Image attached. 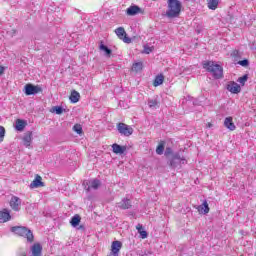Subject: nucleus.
Returning a JSON list of instances; mask_svg holds the SVG:
<instances>
[{
  "instance_id": "f257e3e1",
  "label": "nucleus",
  "mask_w": 256,
  "mask_h": 256,
  "mask_svg": "<svg viewBox=\"0 0 256 256\" xmlns=\"http://www.w3.org/2000/svg\"><path fill=\"white\" fill-rule=\"evenodd\" d=\"M203 69L211 73L215 79H223V66L215 64L214 61H205L202 64Z\"/></svg>"
},
{
  "instance_id": "f03ea898",
  "label": "nucleus",
  "mask_w": 256,
  "mask_h": 256,
  "mask_svg": "<svg viewBox=\"0 0 256 256\" xmlns=\"http://www.w3.org/2000/svg\"><path fill=\"white\" fill-rule=\"evenodd\" d=\"M168 10L166 11V17L168 19H175L181 15V1L179 0H167Z\"/></svg>"
},
{
  "instance_id": "7ed1b4c3",
  "label": "nucleus",
  "mask_w": 256,
  "mask_h": 256,
  "mask_svg": "<svg viewBox=\"0 0 256 256\" xmlns=\"http://www.w3.org/2000/svg\"><path fill=\"white\" fill-rule=\"evenodd\" d=\"M11 232L15 233V235H19V237H25L28 243H33L35 239V236H33V232L25 226H13L11 228Z\"/></svg>"
},
{
  "instance_id": "20e7f679",
  "label": "nucleus",
  "mask_w": 256,
  "mask_h": 256,
  "mask_svg": "<svg viewBox=\"0 0 256 256\" xmlns=\"http://www.w3.org/2000/svg\"><path fill=\"white\" fill-rule=\"evenodd\" d=\"M185 163H187V160L185 158H182L179 152H175L174 154H172V157L169 160V166L172 169H177L179 165H185Z\"/></svg>"
},
{
  "instance_id": "39448f33",
  "label": "nucleus",
  "mask_w": 256,
  "mask_h": 256,
  "mask_svg": "<svg viewBox=\"0 0 256 256\" xmlns=\"http://www.w3.org/2000/svg\"><path fill=\"white\" fill-rule=\"evenodd\" d=\"M116 128L118 133H120V135H123L124 137H131V135H133V127L123 122L118 123Z\"/></svg>"
},
{
  "instance_id": "423d86ee",
  "label": "nucleus",
  "mask_w": 256,
  "mask_h": 256,
  "mask_svg": "<svg viewBox=\"0 0 256 256\" xmlns=\"http://www.w3.org/2000/svg\"><path fill=\"white\" fill-rule=\"evenodd\" d=\"M43 91V88L39 85H33L31 83L26 84L24 86V93L25 95H37V93H41Z\"/></svg>"
},
{
  "instance_id": "0eeeda50",
  "label": "nucleus",
  "mask_w": 256,
  "mask_h": 256,
  "mask_svg": "<svg viewBox=\"0 0 256 256\" xmlns=\"http://www.w3.org/2000/svg\"><path fill=\"white\" fill-rule=\"evenodd\" d=\"M21 203H23L21 198H19L17 196H12L10 199L9 205H10L12 211L19 212V211H21Z\"/></svg>"
},
{
  "instance_id": "6e6552de",
  "label": "nucleus",
  "mask_w": 256,
  "mask_h": 256,
  "mask_svg": "<svg viewBox=\"0 0 256 256\" xmlns=\"http://www.w3.org/2000/svg\"><path fill=\"white\" fill-rule=\"evenodd\" d=\"M115 33L117 37H119L124 43H131V38L127 36V32H125V28L123 27H118L115 30Z\"/></svg>"
},
{
  "instance_id": "1a4fd4ad",
  "label": "nucleus",
  "mask_w": 256,
  "mask_h": 256,
  "mask_svg": "<svg viewBox=\"0 0 256 256\" xmlns=\"http://www.w3.org/2000/svg\"><path fill=\"white\" fill-rule=\"evenodd\" d=\"M122 247L123 243H121V241H113L109 256H119V251H121Z\"/></svg>"
},
{
  "instance_id": "9d476101",
  "label": "nucleus",
  "mask_w": 256,
  "mask_h": 256,
  "mask_svg": "<svg viewBox=\"0 0 256 256\" xmlns=\"http://www.w3.org/2000/svg\"><path fill=\"white\" fill-rule=\"evenodd\" d=\"M99 187H101V181H99V179H94L86 182V186L84 187V189L85 191L89 192L91 191V189H94L96 191V189H99Z\"/></svg>"
},
{
  "instance_id": "9b49d317",
  "label": "nucleus",
  "mask_w": 256,
  "mask_h": 256,
  "mask_svg": "<svg viewBox=\"0 0 256 256\" xmlns=\"http://www.w3.org/2000/svg\"><path fill=\"white\" fill-rule=\"evenodd\" d=\"M226 89L234 95L241 93V86L237 84L235 81H231L229 84H227Z\"/></svg>"
},
{
  "instance_id": "f8f14e48",
  "label": "nucleus",
  "mask_w": 256,
  "mask_h": 256,
  "mask_svg": "<svg viewBox=\"0 0 256 256\" xmlns=\"http://www.w3.org/2000/svg\"><path fill=\"white\" fill-rule=\"evenodd\" d=\"M30 251L32 253L30 256H43V246L40 243H34Z\"/></svg>"
},
{
  "instance_id": "ddd939ff",
  "label": "nucleus",
  "mask_w": 256,
  "mask_h": 256,
  "mask_svg": "<svg viewBox=\"0 0 256 256\" xmlns=\"http://www.w3.org/2000/svg\"><path fill=\"white\" fill-rule=\"evenodd\" d=\"M39 187H45V183L41 176L36 175L35 179L30 183V189H39Z\"/></svg>"
},
{
  "instance_id": "4468645a",
  "label": "nucleus",
  "mask_w": 256,
  "mask_h": 256,
  "mask_svg": "<svg viewBox=\"0 0 256 256\" xmlns=\"http://www.w3.org/2000/svg\"><path fill=\"white\" fill-rule=\"evenodd\" d=\"M22 141H23L24 147H31V143L33 141V132L31 131L26 132L22 138Z\"/></svg>"
},
{
  "instance_id": "2eb2a0df",
  "label": "nucleus",
  "mask_w": 256,
  "mask_h": 256,
  "mask_svg": "<svg viewBox=\"0 0 256 256\" xmlns=\"http://www.w3.org/2000/svg\"><path fill=\"white\" fill-rule=\"evenodd\" d=\"M112 151L116 155H123V153H125V151H127V146H121V145H119L117 143H114L112 145Z\"/></svg>"
},
{
  "instance_id": "dca6fc26",
  "label": "nucleus",
  "mask_w": 256,
  "mask_h": 256,
  "mask_svg": "<svg viewBox=\"0 0 256 256\" xmlns=\"http://www.w3.org/2000/svg\"><path fill=\"white\" fill-rule=\"evenodd\" d=\"M224 127H226V129H229V131H235V129H237V127L235 126V123H233V117L225 118Z\"/></svg>"
},
{
  "instance_id": "f3484780",
  "label": "nucleus",
  "mask_w": 256,
  "mask_h": 256,
  "mask_svg": "<svg viewBox=\"0 0 256 256\" xmlns=\"http://www.w3.org/2000/svg\"><path fill=\"white\" fill-rule=\"evenodd\" d=\"M118 207L119 209H131V207H133V204L131 203V200H129V198H124L122 199L121 202L118 203Z\"/></svg>"
},
{
  "instance_id": "a211bd4d",
  "label": "nucleus",
  "mask_w": 256,
  "mask_h": 256,
  "mask_svg": "<svg viewBox=\"0 0 256 256\" xmlns=\"http://www.w3.org/2000/svg\"><path fill=\"white\" fill-rule=\"evenodd\" d=\"M198 213H201L202 215H207L209 213L210 208H209V203H207V200H204L202 205L197 207Z\"/></svg>"
},
{
  "instance_id": "6ab92c4d",
  "label": "nucleus",
  "mask_w": 256,
  "mask_h": 256,
  "mask_svg": "<svg viewBox=\"0 0 256 256\" xmlns=\"http://www.w3.org/2000/svg\"><path fill=\"white\" fill-rule=\"evenodd\" d=\"M127 15L134 16L141 13V8L137 5H132L126 10Z\"/></svg>"
},
{
  "instance_id": "aec40b11",
  "label": "nucleus",
  "mask_w": 256,
  "mask_h": 256,
  "mask_svg": "<svg viewBox=\"0 0 256 256\" xmlns=\"http://www.w3.org/2000/svg\"><path fill=\"white\" fill-rule=\"evenodd\" d=\"M11 219V213L9 210L4 209L0 211V221H3V223H7V221H10Z\"/></svg>"
},
{
  "instance_id": "412c9836",
  "label": "nucleus",
  "mask_w": 256,
  "mask_h": 256,
  "mask_svg": "<svg viewBox=\"0 0 256 256\" xmlns=\"http://www.w3.org/2000/svg\"><path fill=\"white\" fill-rule=\"evenodd\" d=\"M69 99H70L71 103H79V99H81V95L76 90H73L71 92Z\"/></svg>"
},
{
  "instance_id": "4be33fe9",
  "label": "nucleus",
  "mask_w": 256,
  "mask_h": 256,
  "mask_svg": "<svg viewBox=\"0 0 256 256\" xmlns=\"http://www.w3.org/2000/svg\"><path fill=\"white\" fill-rule=\"evenodd\" d=\"M15 127H16V131H23V129H25V127H27V121L17 119Z\"/></svg>"
},
{
  "instance_id": "5701e85b",
  "label": "nucleus",
  "mask_w": 256,
  "mask_h": 256,
  "mask_svg": "<svg viewBox=\"0 0 256 256\" xmlns=\"http://www.w3.org/2000/svg\"><path fill=\"white\" fill-rule=\"evenodd\" d=\"M163 81H165V76H163V74L157 75L153 82L154 87H159V85H163Z\"/></svg>"
},
{
  "instance_id": "b1692460",
  "label": "nucleus",
  "mask_w": 256,
  "mask_h": 256,
  "mask_svg": "<svg viewBox=\"0 0 256 256\" xmlns=\"http://www.w3.org/2000/svg\"><path fill=\"white\" fill-rule=\"evenodd\" d=\"M148 106L150 109H159V101L157 98L148 99Z\"/></svg>"
},
{
  "instance_id": "393cba45",
  "label": "nucleus",
  "mask_w": 256,
  "mask_h": 256,
  "mask_svg": "<svg viewBox=\"0 0 256 256\" xmlns=\"http://www.w3.org/2000/svg\"><path fill=\"white\" fill-rule=\"evenodd\" d=\"M79 223H81V216L76 214L71 218L70 224L72 225V227H78Z\"/></svg>"
},
{
  "instance_id": "a878e982",
  "label": "nucleus",
  "mask_w": 256,
  "mask_h": 256,
  "mask_svg": "<svg viewBox=\"0 0 256 256\" xmlns=\"http://www.w3.org/2000/svg\"><path fill=\"white\" fill-rule=\"evenodd\" d=\"M100 51H104L107 57H111V53H113L112 50L109 49V47L103 44V42L100 43Z\"/></svg>"
},
{
  "instance_id": "bb28decb",
  "label": "nucleus",
  "mask_w": 256,
  "mask_h": 256,
  "mask_svg": "<svg viewBox=\"0 0 256 256\" xmlns=\"http://www.w3.org/2000/svg\"><path fill=\"white\" fill-rule=\"evenodd\" d=\"M219 6V0H208V8L215 11Z\"/></svg>"
},
{
  "instance_id": "cd10ccee",
  "label": "nucleus",
  "mask_w": 256,
  "mask_h": 256,
  "mask_svg": "<svg viewBox=\"0 0 256 256\" xmlns=\"http://www.w3.org/2000/svg\"><path fill=\"white\" fill-rule=\"evenodd\" d=\"M164 151H165V142L161 141L156 148V153L157 155H163Z\"/></svg>"
},
{
  "instance_id": "c85d7f7f",
  "label": "nucleus",
  "mask_w": 256,
  "mask_h": 256,
  "mask_svg": "<svg viewBox=\"0 0 256 256\" xmlns=\"http://www.w3.org/2000/svg\"><path fill=\"white\" fill-rule=\"evenodd\" d=\"M73 131H75V133H77L78 135H82L83 134V127L81 126V124H75L73 126Z\"/></svg>"
},
{
  "instance_id": "c756f323",
  "label": "nucleus",
  "mask_w": 256,
  "mask_h": 256,
  "mask_svg": "<svg viewBox=\"0 0 256 256\" xmlns=\"http://www.w3.org/2000/svg\"><path fill=\"white\" fill-rule=\"evenodd\" d=\"M132 69H133V71H141L143 69V63L137 62V63L133 64Z\"/></svg>"
},
{
  "instance_id": "7c9ffc66",
  "label": "nucleus",
  "mask_w": 256,
  "mask_h": 256,
  "mask_svg": "<svg viewBox=\"0 0 256 256\" xmlns=\"http://www.w3.org/2000/svg\"><path fill=\"white\" fill-rule=\"evenodd\" d=\"M247 79H249V75L245 74L242 77L238 78V83H241L243 86L245 85V83H247Z\"/></svg>"
},
{
  "instance_id": "2f4dec72",
  "label": "nucleus",
  "mask_w": 256,
  "mask_h": 256,
  "mask_svg": "<svg viewBox=\"0 0 256 256\" xmlns=\"http://www.w3.org/2000/svg\"><path fill=\"white\" fill-rule=\"evenodd\" d=\"M53 113H56V115H61L63 113V107L61 106H55L52 108Z\"/></svg>"
},
{
  "instance_id": "473e14b6",
  "label": "nucleus",
  "mask_w": 256,
  "mask_h": 256,
  "mask_svg": "<svg viewBox=\"0 0 256 256\" xmlns=\"http://www.w3.org/2000/svg\"><path fill=\"white\" fill-rule=\"evenodd\" d=\"M164 155H165V157H169V155H172V157H173V155H175V153H173V149L171 147H166Z\"/></svg>"
},
{
  "instance_id": "72a5a7b5",
  "label": "nucleus",
  "mask_w": 256,
  "mask_h": 256,
  "mask_svg": "<svg viewBox=\"0 0 256 256\" xmlns=\"http://www.w3.org/2000/svg\"><path fill=\"white\" fill-rule=\"evenodd\" d=\"M231 57H234V59H241V52H239V50H234L231 53Z\"/></svg>"
},
{
  "instance_id": "f704fd0d",
  "label": "nucleus",
  "mask_w": 256,
  "mask_h": 256,
  "mask_svg": "<svg viewBox=\"0 0 256 256\" xmlns=\"http://www.w3.org/2000/svg\"><path fill=\"white\" fill-rule=\"evenodd\" d=\"M5 139V127L0 126V143Z\"/></svg>"
},
{
  "instance_id": "c9c22d12",
  "label": "nucleus",
  "mask_w": 256,
  "mask_h": 256,
  "mask_svg": "<svg viewBox=\"0 0 256 256\" xmlns=\"http://www.w3.org/2000/svg\"><path fill=\"white\" fill-rule=\"evenodd\" d=\"M238 65H241V67H249V61L247 59L238 61Z\"/></svg>"
},
{
  "instance_id": "e433bc0d",
  "label": "nucleus",
  "mask_w": 256,
  "mask_h": 256,
  "mask_svg": "<svg viewBox=\"0 0 256 256\" xmlns=\"http://www.w3.org/2000/svg\"><path fill=\"white\" fill-rule=\"evenodd\" d=\"M153 52V47H149V46H144V53H146V55H149V53Z\"/></svg>"
},
{
  "instance_id": "4c0bfd02",
  "label": "nucleus",
  "mask_w": 256,
  "mask_h": 256,
  "mask_svg": "<svg viewBox=\"0 0 256 256\" xmlns=\"http://www.w3.org/2000/svg\"><path fill=\"white\" fill-rule=\"evenodd\" d=\"M138 233L142 237V239H147V237H148L147 231L142 230V231H140Z\"/></svg>"
},
{
  "instance_id": "58836bf2",
  "label": "nucleus",
  "mask_w": 256,
  "mask_h": 256,
  "mask_svg": "<svg viewBox=\"0 0 256 256\" xmlns=\"http://www.w3.org/2000/svg\"><path fill=\"white\" fill-rule=\"evenodd\" d=\"M17 256H27V251L20 248V250L17 252Z\"/></svg>"
},
{
  "instance_id": "ea45409f",
  "label": "nucleus",
  "mask_w": 256,
  "mask_h": 256,
  "mask_svg": "<svg viewBox=\"0 0 256 256\" xmlns=\"http://www.w3.org/2000/svg\"><path fill=\"white\" fill-rule=\"evenodd\" d=\"M151 255H153V252L149 250L142 251V254H141V256H151Z\"/></svg>"
},
{
  "instance_id": "a19ab883",
  "label": "nucleus",
  "mask_w": 256,
  "mask_h": 256,
  "mask_svg": "<svg viewBox=\"0 0 256 256\" xmlns=\"http://www.w3.org/2000/svg\"><path fill=\"white\" fill-rule=\"evenodd\" d=\"M136 229H137L138 233H140V231H143V225L138 224V225L136 226Z\"/></svg>"
},
{
  "instance_id": "79ce46f5",
  "label": "nucleus",
  "mask_w": 256,
  "mask_h": 256,
  "mask_svg": "<svg viewBox=\"0 0 256 256\" xmlns=\"http://www.w3.org/2000/svg\"><path fill=\"white\" fill-rule=\"evenodd\" d=\"M3 73H5V67L0 66V77L3 75Z\"/></svg>"
},
{
  "instance_id": "37998d69",
  "label": "nucleus",
  "mask_w": 256,
  "mask_h": 256,
  "mask_svg": "<svg viewBox=\"0 0 256 256\" xmlns=\"http://www.w3.org/2000/svg\"><path fill=\"white\" fill-rule=\"evenodd\" d=\"M78 229H82L83 231H85V226L80 225Z\"/></svg>"
}]
</instances>
